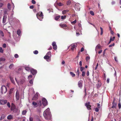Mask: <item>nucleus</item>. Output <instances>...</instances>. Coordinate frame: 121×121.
Returning a JSON list of instances; mask_svg holds the SVG:
<instances>
[{"label":"nucleus","instance_id":"f257e3e1","mask_svg":"<svg viewBox=\"0 0 121 121\" xmlns=\"http://www.w3.org/2000/svg\"><path fill=\"white\" fill-rule=\"evenodd\" d=\"M43 116L46 119H50L51 118V115L49 108H47L43 112Z\"/></svg>","mask_w":121,"mask_h":121},{"label":"nucleus","instance_id":"f03ea898","mask_svg":"<svg viewBox=\"0 0 121 121\" xmlns=\"http://www.w3.org/2000/svg\"><path fill=\"white\" fill-rule=\"evenodd\" d=\"M43 15L42 12H39L36 14V16L38 19L41 21L43 18Z\"/></svg>","mask_w":121,"mask_h":121},{"label":"nucleus","instance_id":"7ed1b4c3","mask_svg":"<svg viewBox=\"0 0 121 121\" xmlns=\"http://www.w3.org/2000/svg\"><path fill=\"white\" fill-rule=\"evenodd\" d=\"M18 109L16 107V106L13 103L11 104V110L13 111V112H16L18 110Z\"/></svg>","mask_w":121,"mask_h":121},{"label":"nucleus","instance_id":"20e7f679","mask_svg":"<svg viewBox=\"0 0 121 121\" xmlns=\"http://www.w3.org/2000/svg\"><path fill=\"white\" fill-rule=\"evenodd\" d=\"M1 93L2 94L5 93L7 91L6 87L4 85H3L1 86Z\"/></svg>","mask_w":121,"mask_h":121},{"label":"nucleus","instance_id":"39448f33","mask_svg":"<svg viewBox=\"0 0 121 121\" xmlns=\"http://www.w3.org/2000/svg\"><path fill=\"white\" fill-rule=\"evenodd\" d=\"M42 104L44 106H45L47 104L48 102L45 98H43L42 99Z\"/></svg>","mask_w":121,"mask_h":121},{"label":"nucleus","instance_id":"423d86ee","mask_svg":"<svg viewBox=\"0 0 121 121\" xmlns=\"http://www.w3.org/2000/svg\"><path fill=\"white\" fill-rule=\"evenodd\" d=\"M7 102V100L3 99H0V104L3 105L6 104Z\"/></svg>","mask_w":121,"mask_h":121},{"label":"nucleus","instance_id":"0eeeda50","mask_svg":"<svg viewBox=\"0 0 121 121\" xmlns=\"http://www.w3.org/2000/svg\"><path fill=\"white\" fill-rule=\"evenodd\" d=\"M90 103L89 102H86L85 104V106H86L88 110H90L91 109V106L90 105Z\"/></svg>","mask_w":121,"mask_h":121},{"label":"nucleus","instance_id":"6e6552de","mask_svg":"<svg viewBox=\"0 0 121 121\" xmlns=\"http://www.w3.org/2000/svg\"><path fill=\"white\" fill-rule=\"evenodd\" d=\"M83 82V81L82 80H80L78 82V85L80 88L81 89L82 86V84Z\"/></svg>","mask_w":121,"mask_h":121},{"label":"nucleus","instance_id":"1a4fd4ad","mask_svg":"<svg viewBox=\"0 0 121 121\" xmlns=\"http://www.w3.org/2000/svg\"><path fill=\"white\" fill-rule=\"evenodd\" d=\"M115 99H114L113 102L112 103V108H116L117 107V103L115 102Z\"/></svg>","mask_w":121,"mask_h":121},{"label":"nucleus","instance_id":"9d476101","mask_svg":"<svg viewBox=\"0 0 121 121\" xmlns=\"http://www.w3.org/2000/svg\"><path fill=\"white\" fill-rule=\"evenodd\" d=\"M38 94L36 93L34 95V97L32 99L33 100H36L38 99Z\"/></svg>","mask_w":121,"mask_h":121},{"label":"nucleus","instance_id":"9b49d317","mask_svg":"<svg viewBox=\"0 0 121 121\" xmlns=\"http://www.w3.org/2000/svg\"><path fill=\"white\" fill-rule=\"evenodd\" d=\"M30 71L31 73L33 75H34L37 73V71L33 69H31Z\"/></svg>","mask_w":121,"mask_h":121},{"label":"nucleus","instance_id":"f8f14e48","mask_svg":"<svg viewBox=\"0 0 121 121\" xmlns=\"http://www.w3.org/2000/svg\"><path fill=\"white\" fill-rule=\"evenodd\" d=\"M77 44L76 43H74L72 44L71 45V49L72 50H73L74 49L76 48V47H77Z\"/></svg>","mask_w":121,"mask_h":121},{"label":"nucleus","instance_id":"ddd939ff","mask_svg":"<svg viewBox=\"0 0 121 121\" xmlns=\"http://www.w3.org/2000/svg\"><path fill=\"white\" fill-rule=\"evenodd\" d=\"M52 45L53 46V49L54 50H56L57 49V46L56 43L54 42H53L52 43Z\"/></svg>","mask_w":121,"mask_h":121},{"label":"nucleus","instance_id":"4468645a","mask_svg":"<svg viewBox=\"0 0 121 121\" xmlns=\"http://www.w3.org/2000/svg\"><path fill=\"white\" fill-rule=\"evenodd\" d=\"M7 7L8 9H9L10 10L11 9V8H14V5L13 4V5H12L11 6V5L9 3L7 5Z\"/></svg>","mask_w":121,"mask_h":121},{"label":"nucleus","instance_id":"2eb2a0df","mask_svg":"<svg viewBox=\"0 0 121 121\" xmlns=\"http://www.w3.org/2000/svg\"><path fill=\"white\" fill-rule=\"evenodd\" d=\"M16 96L17 99V100L19 99L20 98V96L18 92V91H17L16 92Z\"/></svg>","mask_w":121,"mask_h":121},{"label":"nucleus","instance_id":"dca6fc26","mask_svg":"<svg viewBox=\"0 0 121 121\" xmlns=\"http://www.w3.org/2000/svg\"><path fill=\"white\" fill-rule=\"evenodd\" d=\"M7 17V16L6 15H5L3 16V23H4L6 22Z\"/></svg>","mask_w":121,"mask_h":121},{"label":"nucleus","instance_id":"f3484780","mask_svg":"<svg viewBox=\"0 0 121 121\" xmlns=\"http://www.w3.org/2000/svg\"><path fill=\"white\" fill-rule=\"evenodd\" d=\"M13 118V116L11 115H9L7 117V119L8 120H10Z\"/></svg>","mask_w":121,"mask_h":121},{"label":"nucleus","instance_id":"a211bd4d","mask_svg":"<svg viewBox=\"0 0 121 121\" xmlns=\"http://www.w3.org/2000/svg\"><path fill=\"white\" fill-rule=\"evenodd\" d=\"M51 57L49 56H47V55H46L44 57V58L46 59L47 61H48L47 60L48 59H49Z\"/></svg>","mask_w":121,"mask_h":121},{"label":"nucleus","instance_id":"6ab92c4d","mask_svg":"<svg viewBox=\"0 0 121 121\" xmlns=\"http://www.w3.org/2000/svg\"><path fill=\"white\" fill-rule=\"evenodd\" d=\"M10 78L12 83L14 84H15V82L13 78L11 77H10Z\"/></svg>","mask_w":121,"mask_h":121},{"label":"nucleus","instance_id":"aec40b11","mask_svg":"<svg viewBox=\"0 0 121 121\" xmlns=\"http://www.w3.org/2000/svg\"><path fill=\"white\" fill-rule=\"evenodd\" d=\"M32 104L35 106V107H37L38 106V104L34 102H32Z\"/></svg>","mask_w":121,"mask_h":121},{"label":"nucleus","instance_id":"412c9836","mask_svg":"<svg viewBox=\"0 0 121 121\" xmlns=\"http://www.w3.org/2000/svg\"><path fill=\"white\" fill-rule=\"evenodd\" d=\"M0 36L2 37H3L4 36V35L3 32L0 30Z\"/></svg>","mask_w":121,"mask_h":121},{"label":"nucleus","instance_id":"4be33fe9","mask_svg":"<svg viewBox=\"0 0 121 121\" xmlns=\"http://www.w3.org/2000/svg\"><path fill=\"white\" fill-rule=\"evenodd\" d=\"M5 117V116L4 114L2 115L0 118V120H1L4 119Z\"/></svg>","mask_w":121,"mask_h":121},{"label":"nucleus","instance_id":"5701e85b","mask_svg":"<svg viewBox=\"0 0 121 121\" xmlns=\"http://www.w3.org/2000/svg\"><path fill=\"white\" fill-rule=\"evenodd\" d=\"M115 37L114 36L113 37V39L112 40V37H110V41L108 43V44H109V43H111V41H113L114 40V39H115Z\"/></svg>","mask_w":121,"mask_h":121},{"label":"nucleus","instance_id":"b1692460","mask_svg":"<svg viewBox=\"0 0 121 121\" xmlns=\"http://www.w3.org/2000/svg\"><path fill=\"white\" fill-rule=\"evenodd\" d=\"M60 17V15H58L56 16L55 18V19L56 20H57Z\"/></svg>","mask_w":121,"mask_h":121},{"label":"nucleus","instance_id":"393cba45","mask_svg":"<svg viewBox=\"0 0 121 121\" xmlns=\"http://www.w3.org/2000/svg\"><path fill=\"white\" fill-rule=\"evenodd\" d=\"M69 11V10H64L62 11V13L65 14L67 12Z\"/></svg>","mask_w":121,"mask_h":121},{"label":"nucleus","instance_id":"a878e982","mask_svg":"<svg viewBox=\"0 0 121 121\" xmlns=\"http://www.w3.org/2000/svg\"><path fill=\"white\" fill-rule=\"evenodd\" d=\"M46 55L49 56L51 57V52L49 51L48 52V53H47Z\"/></svg>","mask_w":121,"mask_h":121},{"label":"nucleus","instance_id":"bb28decb","mask_svg":"<svg viewBox=\"0 0 121 121\" xmlns=\"http://www.w3.org/2000/svg\"><path fill=\"white\" fill-rule=\"evenodd\" d=\"M70 73L73 77H74L75 76V74L72 72H70Z\"/></svg>","mask_w":121,"mask_h":121},{"label":"nucleus","instance_id":"cd10ccee","mask_svg":"<svg viewBox=\"0 0 121 121\" xmlns=\"http://www.w3.org/2000/svg\"><path fill=\"white\" fill-rule=\"evenodd\" d=\"M25 69L28 71H29V70H30L31 69H30V68L29 67H25Z\"/></svg>","mask_w":121,"mask_h":121},{"label":"nucleus","instance_id":"c85d7f7f","mask_svg":"<svg viewBox=\"0 0 121 121\" xmlns=\"http://www.w3.org/2000/svg\"><path fill=\"white\" fill-rule=\"evenodd\" d=\"M60 26L62 27H66L67 26L65 24H60Z\"/></svg>","mask_w":121,"mask_h":121},{"label":"nucleus","instance_id":"c756f323","mask_svg":"<svg viewBox=\"0 0 121 121\" xmlns=\"http://www.w3.org/2000/svg\"><path fill=\"white\" fill-rule=\"evenodd\" d=\"M76 73L77 75L78 76V77H79V72L78 69L77 71L76 72Z\"/></svg>","mask_w":121,"mask_h":121},{"label":"nucleus","instance_id":"7c9ffc66","mask_svg":"<svg viewBox=\"0 0 121 121\" xmlns=\"http://www.w3.org/2000/svg\"><path fill=\"white\" fill-rule=\"evenodd\" d=\"M17 34L19 36L20 35L21 33V31L20 30H18L17 31Z\"/></svg>","mask_w":121,"mask_h":121},{"label":"nucleus","instance_id":"2f4dec72","mask_svg":"<svg viewBox=\"0 0 121 121\" xmlns=\"http://www.w3.org/2000/svg\"><path fill=\"white\" fill-rule=\"evenodd\" d=\"M13 89V88H12L10 89L9 92V94L10 95L12 93Z\"/></svg>","mask_w":121,"mask_h":121},{"label":"nucleus","instance_id":"473e14b6","mask_svg":"<svg viewBox=\"0 0 121 121\" xmlns=\"http://www.w3.org/2000/svg\"><path fill=\"white\" fill-rule=\"evenodd\" d=\"M4 5V4L2 2H0V9H2Z\"/></svg>","mask_w":121,"mask_h":121},{"label":"nucleus","instance_id":"72a5a7b5","mask_svg":"<svg viewBox=\"0 0 121 121\" xmlns=\"http://www.w3.org/2000/svg\"><path fill=\"white\" fill-rule=\"evenodd\" d=\"M101 47V46L100 44L96 46V48L97 49H100Z\"/></svg>","mask_w":121,"mask_h":121},{"label":"nucleus","instance_id":"f704fd0d","mask_svg":"<svg viewBox=\"0 0 121 121\" xmlns=\"http://www.w3.org/2000/svg\"><path fill=\"white\" fill-rule=\"evenodd\" d=\"M100 29H101L100 35H102L103 34V29L101 27H100Z\"/></svg>","mask_w":121,"mask_h":121},{"label":"nucleus","instance_id":"c9c22d12","mask_svg":"<svg viewBox=\"0 0 121 121\" xmlns=\"http://www.w3.org/2000/svg\"><path fill=\"white\" fill-rule=\"evenodd\" d=\"M27 111L26 110L23 111L22 112V114L23 115H24L26 114Z\"/></svg>","mask_w":121,"mask_h":121},{"label":"nucleus","instance_id":"e433bc0d","mask_svg":"<svg viewBox=\"0 0 121 121\" xmlns=\"http://www.w3.org/2000/svg\"><path fill=\"white\" fill-rule=\"evenodd\" d=\"M57 4L59 6H61L63 5V4L62 3H57Z\"/></svg>","mask_w":121,"mask_h":121},{"label":"nucleus","instance_id":"4c0bfd02","mask_svg":"<svg viewBox=\"0 0 121 121\" xmlns=\"http://www.w3.org/2000/svg\"><path fill=\"white\" fill-rule=\"evenodd\" d=\"M71 3V1L70 0H68L67 2V5H70Z\"/></svg>","mask_w":121,"mask_h":121},{"label":"nucleus","instance_id":"58836bf2","mask_svg":"<svg viewBox=\"0 0 121 121\" xmlns=\"http://www.w3.org/2000/svg\"><path fill=\"white\" fill-rule=\"evenodd\" d=\"M33 79H31L29 81V83L31 85H33Z\"/></svg>","mask_w":121,"mask_h":121},{"label":"nucleus","instance_id":"ea45409f","mask_svg":"<svg viewBox=\"0 0 121 121\" xmlns=\"http://www.w3.org/2000/svg\"><path fill=\"white\" fill-rule=\"evenodd\" d=\"M90 14L92 16H94V14L93 11H90Z\"/></svg>","mask_w":121,"mask_h":121},{"label":"nucleus","instance_id":"a19ab883","mask_svg":"<svg viewBox=\"0 0 121 121\" xmlns=\"http://www.w3.org/2000/svg\"><path fill=\"white\" fill-rule=\"evenodd\" d=\"M37 104H38V106L39 105L40 106L42 105L41 101L39 100V103Z\"/></svg>","mask_w":121,"mask_h":121},{"label":"nucleus","instance_id":"79ce46f5","mask_svg":"<svg viewBox=\"0 0 121 121\" xmlns=\"http://www.w3.org/2000/svg\"><path fill=\"white\" fill-rule=\"evenodd\" d=\"M13 66V64H11L9 66V68L11 69Z\"/></svg>","mask_w":121,"mask_h":121},{"label":"nucleus","instance_id":"37998d69","mask_svg":"<svg viewBox=\"0 0 121 121\" xmlns=\"http://www.w3.org/2000/svg\"><path fill=\"white\" fill-rule=\"evenodd\" d=\"M35 54H37L38 53V51L36 50L33 52Z\"/></svg>","mask_w":121,"mask_h":121},{"label":"nucleus","instance_id":"c03bdc74","mask_svg":"<svg viewBox=\"0 0 121 121\" xmlns=\"http://www.w3.org/2000/svg\"><path fill=\"white\" fill-rule=\"evenodd\" d=\"M90 57L88 56H87L86 58V61H87L90 59Z\"/></svg>","mask_w":121,"mask_h":121},{"label":"nucleus","instance_id":"a18cd8bd","mask_svg":"<svg viewBox=\"0 0 121 121\" xmlns=\"http://www.w3.org/2000/svg\"><path fill=\"white\" fill-rule=\"evenodd\" d=\"M4 50L2 49V48L0 47V52L1 53H3Z\"/></svg>","mask_w":121,"mask_h":121},{"label":"nucleus","instance_id":"49530a36","mask_svg":"<svg viewBox=\"0 0 121 121\" xmlns=\"http://www.w3.org/2000/svg\"><path fill=\"white\" fill-rule=\"evenodd\" d=\"M5 60V59L2 58H0V61H4Z\"/></svg>","mask_w":121,"mask_h":121},{"label":"nucleus","instance_id":"de8ad7c7","mask_svg":"<svg viewBox=\"0 0 121 121\" xmlns=\"http://www.w3.org/2000/svg\"><path fill=\"white\" fill-rule=\"evenodd\" d=\"M85 71L82 72V77H84L85 76Z\"/></svg>","mask_w":121,"mask_h":121},{"label":"nucleus","instance_id":"09e8293b","mask_svg":"<svg viewBox=\"0 0 121 121\" xmlns=\"http://www.w3.org/2000/svg\"><path fill=\"white\" fill-rule=\"evenodd\" d=\"M66 17V16H61V19H65Z\"/></svg>","mask_w":121,"mask_h":121},{"label":"nucleus","instance_id":"8fccbe9b","mask_svg":"<svg viewBox=\"0 0 121 121\" xmlns=\"http://www.w3.org/2000/svg\"><path fill=\"white\" fill-rule=\"evenodd\" d=\"M84 69V68L82 67H81L80 70L82 72H83Z\"/></svg>","mask_w":121,"mask_h":121},{"label":"nucleus","instance_id":"3c124183","mask_svg":"<svg viewBox=\"0 0 121 121\" xmlns=\"http://www.w3.org/2000/svg\"><path fill=\"white\" fill-rule=\"evenodd\" d=\"M7 105L9 108H10L11 107V105L9 102H8L7 103Z\"/></svg>","mask_w":121,"mask_h":121},{"label":"nucleus","instance_id":"603ef678","mask_svg":"<svg viewBox=\"0 0 121 121\" xmlns=\"http://www.w3.org/2000/svg\"><path fill=\"white\" fill-rule=\"evenodd\" d=\"M31 2L33 4H35L36 3V1L34 0H32Z\"/></svg>","mask_w":121,"mask_h":121},{"label":"nucleus","instance_id":"864d4df0","mask_svg":"<svg viewBox=\"0 0 121 121\" xmlns=\"http://www.w3.org/2000/svg\"><path fill=\"white\" fill-rule=\"evenodd\" d=\"M19 57V56L17 54H15L14 55V57L15 58H18Z\"/></svg>","mask_w":121,"mask_h":121},{"label":"nucleus","instance_id":"5fc2aeb1","mask_svg":"<svg viewBox=\"0 0 121 121\" xmlns=\"http://www.w3.org/2000/svg\"><path fill=\"white\" fill-rule=\"evenodd\" d=\"M76 20H75L74 21L72 22L71 23L72 24H75L76 23Z\"/></svg>","mask_w":121,"mask_h":121},{"label":"nucleus","instance_id":"6e6d98bb","mask_svg":"<svg viewBox=\"0 0 121 121\" xmlns=\"http://www.w3.org/2000/svg\"><path fill=\"white\" fill-rule=\"evenodd\" d=\"M29 120V121H33V118L31 117H30Z\"/></svg>","mask_w":121,"mask_h":121},{"label":"nucleus","instance_id":"4d7b16f0","mask_svg":"<svg viewBox=\"0 0 121 121\" xmlns=\"http://www.w3.org/2000/svg\"><path fill=\"white\" fill-rule=\"evenodd\" d=\"M114 44H115L114 43H113L112 44H111L110 45L109 47H111L112 46H114Z\"/></svg>","mask_w":121,"mask_h":121},{"label":"nucleus","instance_id":"13d9d810","mask_svg":"<svg viewBox=\"0 0 121 121\" xmlns=\"http://www.w3.org/2000/svg\"><path fill=\"white\" fill-rule=\"evenodd\" d=\"M6 47V45L5 43H4L3 45V47L4 48H5Z\"/></svg>","mask_w":121,"mask_h":121},{"label":"nucleus","instance_id":"bf43d9fd","mask_svg":"<svg viewBox=\"0 0 121 121\" xmlns=\"http://www.w3.org/2000/svg\"><path fill=\"white\" fill-rule=\"evenodd\" d=\"M118 106L119 108V109H120L121 108V105L120 103L118 104Z\"/></svg>","mask_w":121,"mask_h":121},{"label":"nucleus","instance_id":"052dcab7","mask_svg":"<svg viewBox=\"0 0 121 121\" xmlns=\"http://www.w3.org/2000/svg\"><path fill=\"white\" fill-rule=\"evenodd\" d=\"M98 63H97V64H96V67H95V70H96L97 69V67H98Z\"/></svg>","mask_w":121,"mask_h":121},{"label":"nucleus","instance_id":"680f3d73","mask_svg":"<svg viewBox=\"0 0 121 121\" xmlns=\"http://www.w3.org/2000/svg\"><path fill=\"white\" fill-rule=\"evenodd\" d=\"M86 75L87 76H89V72L88 71H87L86 73Z\"/></svg>","mask_w":121,"mask_h":121},{"label":"nucleus","instance_id":"e2e57ef3","mask_svg":"<svg viewBox=\"0 0 121 121\" xmlns=\"http://www.w3.org/2000/svg\"><path fill=\"white\" fill-rule=\"evenodd\" d=\"M115 3H116L115 1H113L112 2L111 4L112 5H113L115 4Z\"/></svg>","mask_w":121,"mask_h":121},{"label":"nucleus","instance_id":"0e129e2a","mask_svg":"<svg viewBox=\"0 0 121 121\" xmlns=\"http://www.w3.org/2000/svg\"><path fill=\"white\" fill-rule=\"evenodd\" d=\"M32 77V75H29L28 77V78L29 79H30V78H31Z\"/></svg>","mask_w":121,"mask_h":121},{"label":"nucleus","instance_id":"69168bd1","mask_svg":"<svg viewBox=\"0 0 121 121\" xmlns=\"http://www.w3.org/2000/svg\"><path fill=\"white\" fill-rule=\"evenodd\" d=\"M95 111L96 112H98L99 111V109L98 108H96L95 109Z\"/></svg>","mask_w":121,"mask_h":121},{"label":"nucleus","instance_id":"338daca9","mask_svg":"<svg viewBox=\"0 0 121 121\" xmlns=\"http://www.w3.org/2000/svg\"><path fill=\"white\" fill-rule=\"evenodd\" d=\"M84 48L83 47H82L81 48V52H82L84 51Z\"/></svg>","mask_w":121,"mask_h":121},{"label":"nucleus","instance_id":"774afa93","mask_svg":"<svg viewBox=\"0 0 121 121\" xmlns=\"http://www.w3.org/2000/svg\"><path fill=\"white\" fill-rule=\"evenodd\" d=\"M82 62L81 61L79 62V65L80 66H81L82 65Z\"/></svg>","mask_w":121,"mask_h":121}]
</instances>
